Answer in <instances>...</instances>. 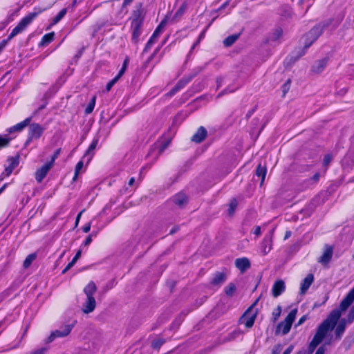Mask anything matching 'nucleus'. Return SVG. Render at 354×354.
I'll use <instances>...</instances> for the list:
<instances>
[{
  "instance_id": "nucleus-1",
  "label": "nucleus",
  "mask_w": 354,
  "mask_h": 354,
  "mask_svg": "<svg viewBox=\"0 0 354 354\" xmlns=\"http://www.w3.org/2000/svg\"><path fill=\"white\" fill-rule=\"evenodd\" d=\"M330 24V21H322L313 27L308 32L303 35L301 40L304 44V48L300 50L299 53L295 57L292 62H296L301 56L306 53L308 49L323 33L324 30Z\"/></svg>"
},
{
  "instance_id": "nucleus-2",
  "label": "nucleus",
  "mask_w": 354,
  "mask_h": 354,
  "mask_svg": "<svg viewBox=\"0 0 354 354\" xmlns=\"http://www.w3.org/2000/svg\"><path fill=\"white\" fill-rule=\"evenodd\" d=\"M297 313V308L292 310L286 316L285 320L278 324L275 330L276 335L279 334L284 335L290 332L292 324L295 319Z\"/></svg>"
},
{
  "instance_id": "nucleus-3",
  "label": "nucleus",
  "mask_w": 354,
  "mask_h": 354,
  "mask_svg": "<svg viewBox=\"0 0 354 354\" xmlns=\"http://www.w3.org/2000/svg\"><path fill=\"white\" fill-rule=\"evenodd\" d=\"M202 71V68L198 67L192 71V72L188 75L180 79L176 86L172 88L169 92L167 93V95L173 96L183 88H184L194 77H196L201 71Z\"/></svg>"
},
{
  "instance_id": "nucleus-4",
  "label": "nucleus",
  "mask_w": 354,
  "mask_h": 354,
  "mask_svg": "<svg viewBox=\"0 0 354 354\" xmlns=\"http://www.w3.org/2000/svg\"><path fill=\"white\" fill-rule=\"evenodd\" d=\"M28 125V138L25 146H28L33 140L39 139L45 131V128L38 123H30Z\"/></svg>"
},
{
  "instance_id": "nucleus-5",
  "label": "nucleus",
  "mask_w": 354,
  "mask_h": 354,
  "mask_svg": "<svg viewBox=\"0 0 354 354\" xmlns=\"http://www.w3.org/2000/svg\"><path fill=\"white\" fill-rule=\"evenodd\" d=\"M166 25V19H163L156 27L154 32H153L152 35L150 37L149 39L147 42L142 53H147L153 45L155 43L156 39L159 37L160 34L162 32L163 28H165Z\"/></svg>"
},
{
  "instance_id": "nucleus-6",
  "label": "nucleus",
  "mask_w": 354,
  "mask_h": 354,
  "mask_svg": "<svg viewBox=\"0 0 354 354\" xmlns=\"http://www.w3.org/2000/svg\"><path fill=\"white\" fill-rule=\"evenodd\" d=\"M74 327V324H67L64 326L63 328L56 330L50 333L46 340V343H50L55 339L57 337H64L67 336Z\"/></svg>"
},
{
  "instance_id": "nucleus-7",
  "label": "nucleus",
  "mask_w": 354,
  "mask_h": 354,
  "mask_svg": "<svg viewBox=\"0 0 354 354\" xmlns=\"http://www.w3.org/2000/svg\"><path fill=\"white\" fill-rule=\"evenodd\" d=\"M255 304L256 302L251 307H250L239 318V323L243 324L247 328H252L255 322L257 313H251L250 312V309L254 305H255Z\"/></svg>"
},
{
  "instance_id": "nucleus-8",
  "label": "nucleus",
  "mask_w": 354,
  "mask_h": 354,
  "mask_svg": "<svg viewBox=\"0 0 354 354\" xmlns=\"http://www.w3.org/2000/svg\"><path fill=\"white\" fill-rule=\"evenodd\" d=\"M333 329H334V328L333 327V326H330L328 324V321H324L317 327V331L313 337L320 342H322L323 339L326 336L328 332L330 331Z\"/></svg>"
},
{
  "instance_id": "nucleus-9",
  "label": "nucleus",
  "mask_w": 354,
  "mask_h": 354,
  "mask_svg": "<svg viewBox=\"0 0 354 354\" xmlns=\"http://www.w3.org/2000/svg\"><path fill=\"white\" fill-rule=\"evenodd\" d=\"M145 17V12L142 8V3L136 6V9L133 10L131 17L129 18L131 24L140 23L143 24Z\"/></svg>"
},
{
  "instance_id": "nucleus-10",
  "label": "nucleus",
  "mask_w": 354,
  "mask_h": 354,
  "mask_svg": "<svg viewBox=\"0 0 354 354\" xmlns=\"http://www.w3.org/2000/svg\"><path fill=\"white\" fill-rule=\"evenodd\" d=\"M143 24L133 23L131 24L130 30L131 32V42L137 45L140 41V37L142 33Z\"/></svg>"
},
{
  "instance_id": "nucleus-11",
  "label": "nucleus",
  "mask_w": 354,
  "mask_h": 354,
  "mask_svg": "<svg viewBox=\"0 0 354 354\" xmlns=\"http://www.w3.org/2000/svg\"><path fill=\"white\" fill-rule=\"evenodd\" d=\"M19 158L20 156L18 154L15 156L8 157L7 159L8 165L6 167L3 174H5L6 176L11 174L12 171L19 165Z\"/></svg>"
},
{
  "instance_id": "nucleus-12",
  "label": "nucleus",
  "mask_w": 354,
  "mask_h": 354,
  "mask_svg": "<svg viewBox=\"0 0 354 354\" xmlns=\"http://www.w3.org/2000/svg\"><path fill=\"white\" fill-rule=\"evenodd\" d=\"M53 166L50 163H45L39 169H37L35 174V180L38 183L42 182Z\"/></svg>"
},
{
  "instance_id": "nucleus-13",
  "label": "nucleus",
  "mask_w": 354,
  "mask_h": 354,
  "mask_svg": "<svg viewBox=\"0 0 354 354\" xmlns=\"http://www.w3.org/2000/svg\"><path fill=\"white\" fill-rule=\"evenodd\" d=\"M32 117H28L27 118H26L24 121L8 128L6 129V132L8 133V134H11V133H13L15 132H21L22 130H24L27 126H28V124H30L31 120H32Z\"/></svg>"
},
{
  "instance_id": "nucleus-14",
  "label": "nucleus",
  "mask_w": 354,
  "mask_h": 354,
  "mask_svg": "<svg viewBox=\"0 0 354 354\" xmlns=\"http://www.w3.org/2000/svg\"><path fill=\"white\" fill-rule=\"evenodd\" d=\"M286 290L285 282L282 279L277 280L272 288V295L274 297H278Z\"/></svg>"
},
{
  "instance_id": "nucleus-15",
  "label": "nucleus",
  "mask_w": 354,
  "mask_h": 354,
  "mask_svg": "<svg viewBox=\"0 0 354 354\" xmlns=\"http://www.w3.org/2000/svg\"><path fill=\"white\" fill-rule=\"evenodd\" d=\"M207 131L204 127H200L196 132L192 136V141L196 143L202 142L207 137Z\"/></svg>"
},
{
  "instance_id": "nucleus-16",
  "label": "nucleus",
  "mask_w": 354,
  "mask_h": 354,
  "mask_svg": "<svg viewBox=\"0 0 354 354\" xmlns=\"http://www.w3.org/2000/svg\"><path fill=\"white\" fill-rule=\"evenodd\" d=\"M235 266L241 273L245 272L250 268V261L246 257L238 258L235 260Z\"/></svg>"
},
{
  "instance_id": "nucleus-17",
  "label": "nucleus",
  "mask_w": 354,
  "mask_h": 354,
  "mask_svg": "<svg viewBox=\"0 0 354 354\" xmlns=\"http://www.w3.org/2000/svg\"><path fill=\"white\" fill-rule=\"evenodd\" d=\"M96 306V301L94 297H86V300L83 304L82 311L88 314L93 312Z\"/></svg>"
},
{
  "instance_id": "nucleus-18",
  "label": "nucleus",
  "mask_w": 354,
  "mask_h": 354,
  "mask_svg": "<svg viewBox=\"0 0 354 354\" xmlns=\"http://www.w3.org/2000/svg\"><path fill=\"white\" fill-rule=\"evenodd\" d=\"M314 281V276L313 274H308L301 281L300 286V294H305Z\"/></svg>"
},
{
  "instance_id": "nucleus-19",
  "label": "nucleus",
  "mask_w": 354,
  "mask_h": 354,
  "mask_svg": "<svg viewBox=\"0 0 354 354\" xmlns=\"http://www.w3.org/2000/svg\"><path fill=\"white\" fill-rule=\"evenodd\" d=\"M347 322H346V319L344 318H342L339 320L335 330V335L336 339L339 340L342 338V336L345 331Z\"/></svg>"
},
{
  "instance_id": "nucleus-20",
  "label": "nucleus",
  "mask_w": 354,
  "mask_h": 354,
  "mask_svg": "<svg viewBox=\"0 0 354 354\" xmlns=\"http://www.w3.org/2000/svg\"><path fill=\"white\" fill-rule=\"evenodd\" d=\"M328 60V58H323L316 61L312 66V71L317 74L322 73L326 68Z\"/></svg>"
},
{
  "instance_id": "nucleus-21",
  "label": "nucleus",
  "mask_w": 354,
  "mask_h": 354,
  "mask_svg": "<svg viewBox=\"0 0 354 354\" xmlns=\"http://www.w3.org/2000/svg\"><path fill=\"white\" fill-rule=\"evenodd\" d=\"M332 256L333 248L331 246H327L323 254L319 257L318 261L324 265H326L330 261Z\"/></svg>"
},
{
  "instance_id": "nucleus-22",
  "label": "nucleus",
  "mask_w": 354,
  "mask_h": 354,
  "mask_svg": "<svg viewBox=\"0 0 354 354\" xmlns=\"http://www.w3.org/2000/svg\"><path fill=\"white\" fill-rule=\"evenodd\" d=\"M226 281V274L221 272L214 273L210 283L213 286H220Z\"/></svg>"
},
{
  "instance_id": "nucleus-23",
  "label": "nucleus",
  "mask_w": 354,
  "mask_h": 354,
  "mask_svg": "<svg viewBox=\"0 0 354 354\" xmlns=\"http://www.w3.org/2000/svg\"><path fill=\"white\" fill-rule=\"evenodd\" d=\"M272 237L271 236H266L261 243V252L263 255L267 254L272 248Z\"/></svg>"
},
{
  "instance_id": "nucleus-24",
  "label": "nucleus",
  "mask_w": 354,
  "mask_h": 354,
  "mask_svg": "<svg viewBox=\"0 0 354 354\" xmlns=\"http://www.w3.org/2000/svg\"><path fill=\"white\" fill-rule=\"evenodd\" d=\"M98 142H99V136H96L93 138L91 143L88 146V147L84 154V156H89V160H90L93 156V154H94L93 151L97 147Z\"/></svg>"
},
{
  "instance_id": "nucleus-25",
  "label": "nucleus",
  "mask_w": 354,
  "mask_h": 354,
  "mask_svg": "<svg viewBox=\"0 0 354 354\" xmlns=\"http://www.w3.org/2000/svg\"><path fill=\"white\" fill-rule=\"evenodd\" d=\"M173 202L179 207H183L187 203L188 200L185 194L179 193L174 196Z\"/></svg>"
},
{
  "instance_id": "nucleus-26",
  "label": "nucleus",
  "mask_w": 354,
  "mask_h": 354,
  "mask_svg": "<svg viewBox=\"0 0 354 354\" xmlns=\"http://www.w3.org/2000/svg\"><path fill=\"white\" fill-rule=\"evenodd\" d=\"M97 291V287L93 281H90L84 288V292L86 297H93Z\"/></svg>"
},
{
  "instance_id": "nucleus-27",
  "label": "nucleus",
  "mask_w": 354,
  "mask_h": 354,
  "mask_svg": "<svg viewBox=\"0 0 354 354\" xmlns=\"http://www.w3.org/2000/svg\"><path fill=\"white\" fill-rule=\"evenodd\" d=\"M241 35V33H238V34H233V35H229L228 37H227L224 40H223V45L225 46V47H230L231 46L232 44H234L236 41L239 38Z\"/></svg>"
},
{
  "instance_id": "nucleus-28",
  "label": "nucleus",
  "mask_w": 354,
  "mask_h": 354,
  "mask_svg": "<svg viewBox=\"0 0 354 354\" xmlns=\"http://www.w3.org/2000/svg\"><path fill=\"white\" fill-rule=\"evenodd\" d=\"M266 173H267L266 167L265 166L263 167V166H261V164H259L256 169V175L258 177H261V185H262V184L264 182V180H265L266 176Z\"/></svg>"
},
{
  "instance_id": "nucleus-29",
  "label": "nucleus",
  "mask_w": 354,
  "mask_h": 354,
  "mask_svg": "<svg viewBox=\"0 0 354 354\" xmlns=\"http://www.w3.org/2000/svg\"><path fill=\"white\" fill-rule=\"evenodd\" d=\"M55 34L53 32L44 35L39 43L40 46H47L54 40Z\"/></svg>"
},
{
  "instance_id": "nucleus-30",
  "label": "nucleus",
  "mask_w": 354,
  "mask_h": 354,
  "mask_svg": "<svg viewBox=\"0 0 354 354\" xmlns=\"http://www.w3.org/2000/svg\"><path fill=\"white\" fill-rule=\"evenodd\" d=\"M283 35V29L281 27L275 28L270 35V40L275 41L281 38Z\"/></svg>"
},
{
  "instance_id": "nucleus-31",
  "label": "nucleus",
  "mask_w": 354,
  "mask_h": 354,
  "mask_svg": "<svg viewBox=\"0 0 354 354\" xmlns=\"http://www.w3.org/2000/svg\"><path fill=\"white\" fill-rule=\"evenodd\" d=\"M12 139L8 134L0 135V149L8 147Z\"/></svg>"
},
{
  "instance_id": "nucleus-32",
  "label": "nucleus",
  "mask_w": 354,
  "mask_h": 354,
  "mask_svg": "<svg viewBox=\"0 0 354 354\" xmlns=\"http://www.w3.org/2000/svg\"><path fill=\"white\" fill-rule=\"evenodd\" d=\"M36 258H37L36 253H31V254H28L23 263V267L25 269L28 268L30 266V265L32 264V261L36 259Z\"/></svg>"
},
{
  "instance_id": "nucleus-33",
  "label": "nucleus",
  "mask_w": 354,
  "mask_h": 354,
  "mask_svg": "<svg viewBox=\"0 0 354 354\" xmlns=\"http://www.w3.org/2000/svg\"><path fill=\"white\" fill-rule=\"evenodd\" d=\"M69 7L62 9L58 14L53 19L52 24H56L59 22L67 13Z\"/></svg>"
},
{
  "instance_id": "nucleus-34",
  "label": "nucleus",
  "mask_w": 354,
  "mask_h": 354,
  "mask_svg": "<svg viewBox=\"0 0 354 354\" xmlns=\"http://www.w3.org/2000/svg\"><path fill=\"white\" fill-rule=\"evenodd\" d=\"M165 343V339L163 338H156L151 342V347L155 350H159V348Z\"/></svg>"
},
{
  "instance_id": "nucleus-35",
  "label": "nucleus",
  "mask_w": 354,
  "mask_h": 354,
  "mask_svg": "<svg viewBox=\"0 0 354 354\" xmlns=\"http://www.w3.org/2000/svg\"><path fill=\"white\" fill-rule=\"evenodd\" d=\"M238 202L236 198H232L230 201L228 207V214L229 216H232L234 214L236 208L237 207Z\"/></svg>"
},
{
  "instance_id": "nucleus-36",
  "label": "nucleus",
  "mask_w": 354,
  "mask_h": 354,
  "mask_svg": "<svg viewBox=\"0 0 354 354\" xmlns=\"http://www.w3.org/2000/svg\"><path fill=\"white\" fill-rule=\"evenodd\" d=\"M95 100H96V97L93 96L91 98V100H90L88 104L87 105V106L85 109V113L86 114H89L93 112L95 105Z\"/></svg>"
},
{
  "instance_id": "nucleus-37",
  "label": "nucleus",
  "mask_w": 354,
  "mask_h": 354,
  "mask_svg": "<svg viewBox=\"0 0 354 354\" xmlns=\"http://www.w3.org/2000/svg\"><path fill=\"white\" fill-rule=\"evenodd\" d=\"M236 290V286L234 283H229L225 288V294L229 296V297H231L233 295V294L234 293Z\"/></svg>"
},
{
  "instance_id": "nucleus-38",
  "label": "nucleus",
  "mask_w": 354,
  "mask_h": 354,
  "mask_svg": "<svg viewBox=\"0 0 354 354\" xmlns=\"http://www.w3.org/2000/svg\"><path fill=\"white\" fill-rule=\"evenodd\" d=\"M185 8H186V5L183 4L174 14L173 20H176V19L180 18L183 15Z\"/></svg>"
},
{
  "instance_id": "nucleus-39",
  "label": "nucleus",
  "mask_w": 354,
  "mask_h": 354,
  "mask_svg": "<svg viewBox=\"0 0 354 354\" xmlns=\"http://www.w3.org/2000/svg\"><path fill=\"white\" fill-rule=\"evenodd\" d=\"M322 342L317 340L315 338H313L312 341L310 342L308 346V349L310 353H313L316 347L321 343Z\"/></svg>"
},
{
  "instance_id": "nucleus-40",
  "label": "nucleus",
  "mask_w": 354,
  "mask_h": 354,
  "mask_svg": "<svg viewBox=\"0 0 354 354\" xmlns=\"http://www.w3.org/2000/svg\"><path fill=\"white\" fill-rule=\"evenodd\" d=\"M291 80L288 79L282 86L281 91L283 92V96H285L286 94L288 92L290 88Z\"/></svg>"
},
{
  "instance_id": "nucleus-41",
  "label": "nucleus",
  "mask_w": 354,
  "mask_h": 354,
  "mask_svg": "<svg viewBox=\"0 0 354 354\" xmlns=\"http://www.w3.org/2000/svg\"><path fill=\"white\" fill-rule=\"evenodd\" d=\"M281 313V307L280 306H278L277 308L274 310V311L272 312V319H273L274 322H275L279 319V317H280Z\"/></svg>"
},
{
  "instance_id": "nucleus-42",
  "label": "nucleus",
  "mask_w": 354,
  "mask_h": 354,
  "mask_svg": "<svg viewBox=\"0 0 354 354\" xmlns=\"http://www.w3.org/2000/svg\"><path fill=\"white\" fill-rule=\"evenodd\" d=\"M61 148H58L55 150L53 155L51 156L50 160L48 162V163H50V165L53 166L54 165L55 160L58 158L61 153Z\"/></svg>"
},
{
  "instance_id": "nucleus-43",
  "label": "nucleus",
  "mask_w": 354,
  "mask_h": 354,
  "mask_svg": "<svg viewBox=\"0 0 354 354\" xmlns=\"http://www.w3.org/2000/svg\"><path fill=\"white\" fill-rule=\"evenodd\" d=\"M353 321H354V305L351 307V308L348 314L347 319H346V322H348V323H349V324L352 323Z\"/></svg>"
},
{
  "instance_id": "nucleus-44",
  "label": "nucleus",
  "mask_w": 354,
  "mask_h": 354,
  "mask_svg": "<svg viewBox=\"0 0 354 354\" xmlns=\"http://www.w3.org/2000/svg\"><path fill=\"white\" fill-rule=\"evenodd\" d=\"M243 332L240 329L234 330L233 332L230 333V339H234L238 337L239 335H242Z\"/></svg>"
},
{
  "instance_id": "nucleus-45",
  "label": "nucleus",
  "mask_w": 354,
  "mask_h": 354,
  "mask_svg": "<svg viewBox=\"0 0 354 354\" xmlns=\"http://www.w3.org/2000/svg\"><path fill=\"white\" fill-rule=\"evenodd\" d=\"M119 80L118 78H117V77L115 76L113 79H112L111 80H110L106 86V91H109L111 88L113 86V85Z\"/></svg>"
},
{
  "instance_id": "nucleus-46",
  "label": "nucleus",
  "mask_w": 354,
  "mask_h": 354,
  "mask_svg": "<svg viewBox=\"0 0 354 354\" xmlns=\"http://www.w3.org/2000/svg\"><path fill=\"white\" fill-rule=\"evenodd\" d=\"M354 342V340L353 339H351L350 337H346L343 342V344L344 346V347L346 348V350H348L351 344Z\"/></svg>"
},
{
  "instance_id": "nucleus-47",
  "label": "nucleus",
  "mask_w": 354,
  "mask_h": 354,
  "mask_svg": "<svg viewBox=\"0 0 354 354\" xmlns=\"http://www.w3.org/2000/svg\"><path fill=\"white\" fill-rule=\"evenodd\" d=\"M83 165H84V163L81 160V161H79L76 166H75V171L76 173V176H78L79 174V172L80 171V170L82 169L83 167Z\"/></svg>"
},
{
  "instance_id": "nucleus-48",
  "label": "nucleus",
  "mask_w": 354,
  "mask_h": 354,
  "mask_svg": "<svg viewBox=\"0 0 354 354\" xmlns=\"http://www.w3.org/2000/svg\"><path fill=\"white\" fill-rule=\"evenodd\" d=\"M81 254H82V251H81V250H79L77 252V253L75 254V257L73 258L72 261L70 263H72L74 266L75 263L78 260V259L80 257Z\"/></svg>"
},
{
  "instance_id": "nucleus-49",
  "label": "nucleus",
  "mask_w": 354,
  "mask_h": 354,
  "mask_svg": "<svg viewBox=\"0 0 354 354\" xmlns=\"http://www.w3.org/2000/svg\"><path fill=\"white\" fill-rule=\"evenodd\" d=\"M281 349H282L281 345L277 344L273 348L272 354H279L280 352L281 351Z\"/></svg>"
},
{
  "instance_id": "nucleus-50",
  "label": "nucleus",
  "mask_w": 354,
  "mask_h": 354,
  "mask_svg": "<svg viewBox=\"0 0 354 354\" xmlns=\"http://www.w3.org/2000/svg\"><path fill=\"white\" fill-rule=\"evenodd\" d=\"M234 91V89H231L230 90L228 88L224 89L223 91H221L218 95H217V98H219L221 97H222L223 95H224L225 94H227V93H232L233 91Z\"/></svg>"
},
{
  "instance_id": "nucleus-51",
  "label": "nucleus",
  "mask_w": 354,
  "mask_h": 354,
  "mask_svg": "<svg viewBox=\"0 0 354 354\" xmlns=\"http://www.w3.org/2000/svg\"><path fill=\"white\" fill-rule=\"evenodd\" d=\"M331 160H332V157L330 154L326 155L324 158V161H323L324 165L327 166L330 162Z\"/></svg>"
},
{
  "instance_id": "nucleus-52",
  "label": "nucleus",
  "mask_w": 354,
  "mask_h": 354,
  "mask_svg": "<svg viewBox=\"0 0 354 354\" xmlns=\"http://www.w3.org/2000/svg\"><path fill=\"white\" fill-rule=\"evenodd\" d=\"M160 48H161V46H158V47H157V48L155 49L154 52L151 55V56L149 57V59H148L146 61V62L145 63V65H146L147 63H149V62H150V61L153 58V57L156 55V54L157 53H158V51L160 50Z\"/></svg>"
},
{
  "instance_id": "nucleus-53",
  "label": "nucleus",
  "mask_w": 354,
  "mask_h": 354,
  "mask_svg": "<svg viewBox=\"0 0 354 354\" xmlns=\"http://www.w3.org/2000/svg\"><path fill=\"white\" fill-rule=\"evenodd\" d=\"M84 50V48L82 47L81 49H80L77 53H76V55L74 56L73 59H75L76 61L78 60V59H80L82 54H83V52Z\"/></svg>"
},
{
  "instance_id": "nucleus-54",
  "label": "nucleus",
  "mask_w": 354,
  "mask_h": 354,
  "mask_svg": "<svg viewBox=\"0 0 354 354\" xmlns=\"http://www.w3.org/2000/svg\"><path fill=\"white\" fill-rule=\"evenodd\" d=\"M92 236L93 234H90L86 238L85 241L83 243L84 245L87 246L92 242Z\"/></svg>"
},
{
  "instance_id": "nucleus-55",
  "label": "nucleus",
  "mask_w": 354,
  "mask_h": 354,
  "mask_svg": "<svg viewBox=\"0 0 354 354\" xmlns=\"http://www.w3.org/2000/svg\"><path fill=\"white\" fill-rule=\"evenodd\" d=\"M231 0H227L225 3H223L217 10L216 12L221 11L223 9L225 8L227 6L230 5Z\"/></svg>"
},
{
  "instance_id": "nucleus-56",
  "label": "nucleus",
  "mask_w": 354,
  "mask_h": 354,
  "mask_svg": "<svg viewBox=\"0 0 354 354\" xmlns=\"http://www.w3.org/2000/svg\"><path fill=\"white\" fill-rule=\"evenodd\" d=\"M46 351V348H39V349L33 351L30 354H44V353Z\"/></svg>"
},
{
  "instance_id": "nucleus-57",
  "label": "nucleus",
  "mask_w": 354,
  "mask_h": 354,
  "mask_svg": "<svg viewBox=\"0 0 354 354\" xmlns=\"http://www.w3.org/2000/svg\"><path fill=\"white\" fill-rule=\"evenodd\" d=\"M91 223H88L86 224H85L83 227H82V231L85 233H87L90 231L91 230Z\"/></svg>"
},
{
  "instance_id": "nucleus-58",
  "label": "nucleus",
  "mask_w": 354,
  "mask_h": 354,
  "mask_svg": "<svg viewBox=\"0 0 354 354\" xmlns=\"http://www.w3.org/2000/svg\"><path fill=\"white\" fill-rule=\"evenodd\" d=\"M84 211V209L82 210L80 212H79V214L77 215L76 216V218H75V227H76L78 224H79V222H80V218H81V216H82V214L83 213V212Z\"/></svg>"
},
{
  "instance_id": "nucleus-59",
  "label": "nucleus",
  "mask_w": 354,
  "mask_h": 354,
  "mask_svg": "<svg viewBox=\"0 0 354 354\" xmlns=\"http://www.w3.org/2000/svg\"><path fill=\"white\" fill-rule=\"evenodd\" d=\"M126 69H127L126 68L122 66V68L119 71L118 75H116L117 78L120 79L123 75V74L124 73Z\"/></svg>"
},
{
  "instance_id": "nucleus-60",
  "label": "nucleus",
  "mask_w": 354,
  "mask_h": 354,
  "mask_svg": "<svg viewBox=\"0 0 354 354\" xmlns=\"http://www.w3.org/2000/svg\"><path fill=\"white\" fill-rule=\"evenodd\" d=\"M325 348L324 346H321L318 348L317 351L315 352V354H324L325 353Z\"/></svg>"
},
{
  "instance_id": "nucleus-61",
  "label": "nucleus",
  "mask_w": 354,
  "mask_h": 354,
  "mask_svg": "<svg viewBox=\"0 0 354 354\" xmlns=\"http://www.w3.org/2000/svg\"><path fill=\"white\" fill-rule=\"evenodd\" d=\"M255 110H256V107L249 110L246 114V118L249 119L252 115V114L254 113Z\"/></svg>"
},
{
  "instance_id": "nucleus-62",
  "label": "nucleus",
  "mask_w": 354,
  "mask_h": 354,
  "mask_svg": "<svg viewBox=\"0 0 354 354\" xmlns=\"http://www.w3.org/2000/svg\"><path fill=\"white\" fill-rule=\"evenodd\" d=\"M261 227L260 226H255L254 230V234L257 236H259L261 234Z\"/></svg>"
},
{
  "instance_id": "nucleus-63",
  "label": "nucleus",
  "mask_w": 354,
  "mask_h": 354,
  "mask_svg": "<svg viewBox=\"0 0 354 354\" xmlns=\"http://www.w3.org/2000/svg\"><path fill=\"white\" fill-rule=\"evenodd\" d=\"M73 265L71 263H68V265L65 267V268L62 270V273L65 274L68 270H69Z\"/></svg>"
},
{
  "instance_id": "nucleus-64",
  "label": "nucleus",
  "mask_w": 354,
  "mask_h": 354,
  "mask_svg": "<svg viewBox=\"0 0 354 354\" xmlns=\"http://www.w3.org/2000/svg\"><path fill=\"white\" fill-rule=\"evenodd\" d=\"M292 348H293V346L292 345H290V346H288L285 351L283 353V354H290V353L292 352Z\"/></svg>"
}]
</instances>
